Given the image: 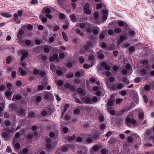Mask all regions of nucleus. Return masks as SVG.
Wrapping results in <instances>:
<instances>
[{"mask_svg":"<svg viewBox=\"0 0 154 154\" xmlns=\"http://www.w3.org/2000/svg\"><path fill=\"white\" fill-rule=\"evenodd\" d=\"M76 26L77 27L82 28H83L85 27L87 32L89 34L91 33V26L89 24H86L85 25V23H82L77 24Z\"/></svg>","mask_w":154,"mask_h":154,"instance_id":"1","label":"nucleus"},{"mask_svg":"<svg viewBox=\"0 0 154 154\" xmlns=\"http://www.w3.org/2000/svg\"><path fill=\"white\" fill-rule=\"evenodd\" d=\"M99 136L98 135H89L86 138V141L88 143L93 142L96 140Z\"/></svg>","mask_w":154,"mask_h":154,"instance_id":"2","label":"nucleus"},{"mask_svg":"<svg viewBox=\"0 0 154 154\" xmlns=\"http://www.w3.org/2000/svg\"><path fill=\"white\" fill-rule=\"evenodd\" d=\"M112 97L113 95L111 96V98L109 100L107 104V110L108 111H109V110L113 106L114 100L112 98Z\"/></svg>","mask_w":154,"mask_h":154,"instance_id":"3","label":"nucleus"},{"mask_svg":"<svg viewBox=\"0 0 154 154\" xmlns=\"http://www.w3.org/2000/svg\"><path fill=\"white\" fill-rule=\"evenodd\" d=\"M89 8V4L87 3L83 7V9L85 13L87 15H90L91 13V10Z\"/></svg>","mask_w":154,"mask_h":154,"instance_id":"4","label":"nucleus"},{"mask_svg":"<svg viewBox=\"0 0 154 154\" xmlns=\"http://www.w3.org/2000/svg\"><path fill=\"white\" fill-rule=\"evenodd\" d=\"M44 98L46 100H48L53 98V95L50 92L45 91L43 93Z\"/></svg>","mask_w":154,"mask_h":154,"instance_id":"5","label":"nucleus"},{"mask_svg":"<svg viewBox=\"0 0 154 154\" xmlns=\"http://www.w3.org/2000/svg\"><path fill=\"white\" fill-rule=\"evenodd\" d=\"M46 146L49 150L50 149H53L54 147L52 145L50 139H47L46 140Z\"/></svg>","mask_w":154,"mask_h":154,"instance_id":"6","label":"nucleus"},{"mask_svg":"<svg viewBox=\"0 0 154 154\" xmlns=\"http://www.w3.org/2000/svg\"><path fill=\"white\" fill-rule=\"evenodd\" d=\"M94 18L93 19V22L95 23L99 24V23L97 22V20L99 18V14L97 12H95L94 13Z\"/></svg>","mask_w":154,"mask_h":154,"instance_id":"7","label":"nucleus"},{"mask_svg":"<svg viewBox=\"0 0 154 154\" xmlns=\"http://www.w3.org/2000/svg\"><path fill=\"white\" fill-rule=\"evenodd\" d=\"M17 40L18 41V42L21 45H24V41L22 39V35H20L19 34H17Z\"/></svg>","mask_w":154,"mask_h":154,"instance_id":"8","label":"nucleus"},{"mask_svg":"<svg viewBox=\"0 0 154 154\" xmlns=\"http://www.w3.org/2000/svg\"><path fill=\"white\" fill-rule=\"evenodd\" d=\"M102 14L103 16V19L104 21H105L108 17V11L106 10H103L102 11Z\"/></svg>","mask_w":154,"mask_h":154,"instance_id":"9","label":"nucleus"},{"mask_svg":"<svg viewBox=\"0 0 154 154\" xmlns=\"http://www.w3.org/2000/svg\"><path fill=\"white\" fill-rule=\"evenodd\" d=\"M87 152V148L85 147H83L80 150L78 151L79 153H82V154H86Z\"/></svg>","mask_w":154,"mask_h":154,"instance_id":"10","label":"nucleus"},{"mask_svg":"<svg viewBox=\"0 0 154 154\" xmlns=\"http://www.w3.org/2000/svg\"><path fill=\"white\" fill-rule=\"evenodd\" d=\"M93 29L92 31V32L93 34L95 35H97L98 34L99 31L100 30V29L97 27H95L93 28H92L91 27V29Z\"/></svg>","mask_w":154,"mask_h":154,"instance_id":"11","label":"nucleus"},{"mask_svg":"<svg viewBox=\"0 0 154 154\" xmlns=\"http://www.w3.org/2000/svg\"><path fill=\"white\" fill-rule=\"evenodd\" d=\"M140 75L142 76L146 77L149 75L148 72H147L144 69L142 70L140 72Z\"/></svg>","mask_w":154,"mask_h":154,"instance_id":"12","label":"nucleus"},{"mask_svg":"<svg viewBox=\"0 0 154 154\" xmlns=\"http://www.w3.org/2000/svg\"><path fill=\"white\" fill-rule=\"evenodd\" d=\"M101 66L104 68L106 70H109L110 69V67L109 66L107 65L105 62H103L101 63Z\"/></svg>","mask_w":154,"mask_h":154,"instance_id":"13","label":"nucleus"},{"mask_svg":"<svg viewBox=\"0 0 154 154\" xmlns=\"http://www.w3.org/2000/svg\"><path fill=\"white\" fill-rule=\"evenodd\" d=\"M82 101L84 103H90L91 102V99L88 97L83 98L82 99Z\"/></svg>","mask_w":154,"mask_h":154,"instance_id":"14","label":"nucleus"},{"mask_svg":"<svg viewBox=\"0 0 154 154\" xmlns=\"http://www.w3.org/2000/svg\"><path fill=\"white\" fill-rule=\"evenodd\" d=\"M97 55L99 59H102L104 58V55L103 54V51L100 50L98 51L97 53Z\"/></svg>","mask_w":154,"mask_h":154,"instance_id":"15","label":"nucleus"},{"mask_svg":"<svg viewBox=\"0 0 154 154\" xmlns=\"http://www.w3.org/2000/svg\"><path fill=\"white\" fill-rule=\"evenodd\" d=\"M51 7H45L43 9V11H44L47 14H49L51 12Z\"/></svg>","mask_w":154,"mask_h":154,"instance_id":"16","label":"nucleus"},{"mask_svg":"<svg viewBox=\"0 0 154 154\" xmlns=\"http://www.w3.org/2000/svg\"><path fill=\"white\" fill-rule=\"evenodd\" d=\"M21 53L22 54L21 57H23V59L25 57H26L28 56V54L27 51L26 50H23L21 51Z\"/></svg>","mask_w":154,"mask_h":154,"instance_id":"17","label":"nucleus"},{"mask_svg":"<svg viewBox=\"0 0 154 154\" xmlns=\"http://www.w3.org/2000/svg\"><path fill=\"white\" fill-rule=\"evenodd\" d=\"M19 70L20 72V74L21 76H24L27 74L26 72V71L24 70L21 67L19 68Z\"/></svg>","mask_w":154,"mask_h":154,"instance_id":"18","label":"nucleus"},{"mask_svg":"<svg viewBox=\"0 0 154 154\" xmlns=\"http://www.w3.org/2000/svg\"><path fill=\"white\" fill-rule=\"evenodd\" d=\"M123 85L122 84H119L117 85V86H114L112 87V88L114 90H117V89H120L122 88Z\"/></svg>","mask_w":154,"mask_h":154,"instance_id":"19","label":"nucleus"},{"mask_svg":"<svg viewBox=\"0 0 154 154\" xmlns=\"http://www.w3.org/2000/svg\"><path fill=\"white\" fill-rule=\"evenodd\" d=\"M23 57H21L20 59V65L22 67L25 68L26 67V65L25 62H23Z\"/></svg>","mask_w":154,"mask_h":154,"instance_id":"20","label":"nucleus"},{"mask_svg":"<svg viewBox=\"0 0 154 154\" xmlns=\"http://www.w3.org/2000/svg\"><path fill=\"white\" fill-rule=\"evenodd\" d=\"M17 114L20 115H23L25 114V112L23 109H20L17 111Z\"/></svg>","mask_w":154,"mask_h":154,"instance_id":"21","label":"nucleus"},{"mask_svg":"<svg viewBox=\"0 0 154 154\" xmlns=\"http://www.w3.org/2000/svg\"><path fill=\"white\" fill-rule=\"evenodd\" d=\"M106 31H103L100 34V40H103L104 38V36L106 35Z\"/></svg>","mask_w":154,"mask_h":154,"instance_id":"22","label":"nucleus"},{"mask_svg":"<svg viewBox=\"0 0 154 154\" xmlns=\"http://www.w3.org/2000/svg\"><path fill=\"white\" fill-rule=\"evenodd\" d=\"M62 34L64 40L66 42L68 41V38L66 33L64 32H62Z\"/></svg>","mask_w":154,"mask_h":154,"instance_id":"23","label":"nucleus"},{"mask_svg":"<svg viewBox=\"0 0 154 154\" xmlns=\"http://www.w3.org/2000/svg\"><path fill=\"white\" fill-rule=\"evenodd\" d=\"M118 24V25L120 26H124L126 27H127L128 26V24L126 23H125L122 21H119Z\"/></svg>","mask_w":154,"mask_h":154,"instance_id":"24","label":"nucleus"},{"mask_svg":"<svg viewBox=\"0 0 154 154\" xmlns=\"http://www.w3.org/2000/svg\"><path fill=\"white\" fill-rule=\"evenodd\" d=\"M38 57V59H40L41 58H42V60H47V58L46 56L43 55L42 54L39 55Z\"/></svg>","mask_w":154,"mask_h":154,"instance_id":"25","label":"nucleus"},{"mask_svg":"<svg viewBox=\"0 0 154 154\" xmlns=\"http://www.w3.org/2000/svg\"><path fill=\"white\" fill-rule=\"evenodd\" d=\"M5 94L6 96L7 97V98L8 100H10L11 97V95L10 92L9 91H7L5 92Z\"/></svg>","mask_w":154,"mask_h":154,"instance_id":"26","label":"nucleus"},{"mask_svg":"<svg viewBox=\"0 0 154 154\" xmlns=\"http://www.w3.org/2000/svg\"><path fill=\"white\" fill-rule=\"evenodd\" d=\"M131 120L129 118H127L126 119V124L128 126H129L131 122Z\"/></svg>","mask_w":154,"mask_h":154,"instance_id":"27","label":"nucleus"},{"mask_svg":"<svg viewBox=\"0 0 154 154\" xmlns=\"http://www.w3.org/2000/svg\"><path fill=\"white\" fill-rule=\"evenodd\" d=\"M69 17L72 22H75L76 20V17L74 14H72L70 15Z\"/></svg>","mask_w":154,"mask_h":154,"instance_id":"28","label":"nucleus"},{"mask_svg":"<svg viewBox=\"0 0 154 154\" xmlns=\"http://www.w3.org/2000/svg\"><path fill=\"white\" fill-rule=\"evenodd\" d=\"M40 70H38L37 69H34L33 71V74L34 75H39L40 73Z\"/></svg>","mask_w":154,"mask_h":154,"instance_id":"29","label":"nucleus"},{"mask_svg":"<svg viewBox=\"0 0 154 154\" xmlns=\"http://www.w3.org/2000/svg\"><path fill=\"white\" fill-rule=\"evenodd\" d=\"M59 15V18L63 20L66 17L65 15L63 13L60 12Z\"/></svg>","mask_w":154,"mask_h":154,"instance_id":"30","label":"nucleus"},{"mask_svg":"<svg viewBox=\"0 0 154 154\" xmlns=\"http://www.w3.org/2000/svg\"><path fill=\"white\" fill-rule=\"evenodd\" d=\"M100 146L99 145H96L94 146L92 148V150L93 151H96L100 149Z\"/></svg>","mask_w":154,"mask_h":154,"instance_id":"31","label":"nucleus"},{"mask_svg":"<svg viewBox=\"0 0 154 154\" xmlns=\"http://www.w3.org/2000/svg\"><path fill=\"white\" fill-rule=\"evenodd\" d=\"M46 72L44 70H40V73L39 75L42 76L44 77L46 75Z\"/></svg>","mask_w":154,"mask_h":154,"instance_id":"32","label":"nucleus"},{"mask_svg":"<svg viewBox=\"0 0 154 154\" xmlns=\"http://www.w3.org/2000/svg\"><path fill=\"white\" fill-rule=\"evenodd\" d=\"M50 68L51 71L53 72L55 71L56 69V66L53 64L51 65Z\"/></svg>","mask_w":154,"mask_h":154,"instance_id":"33","label":"nucleus"},{"mask_svg":"<svg viewBox=\"0 0 154 154\" xmlns=\"http://www.w3.org/2000/svg\"><path fill=\"white\" fill-rule=\"evenodd\" d=\"M1 14L2 16L7 18L10 17L11 16V14L7 13H1Z\"/></svg>","mask_w":154,"mask_h":154,"instance_id":"34","label":"nucleus"},{"mask_svg":"<svg viewBox=\"0 0 154 154\" xmlns=\"http://www.w3.org/2000/svg\"><path fill=\"white\" fill-rule=\"evenodd\" d=\"M49 48L51 47H45L44 48V51L46 53H47L50 50Z\"/></svg>","mask_w":154,"mask_h":154,"instance_id":"35","label":"nucleus"},{"mask_svg":"<svg viewBox=\"0 0 154 154\" xmlns=\"http://www.w3.org/2000/svg\"><path fill=\"white\" fill-rule=\"evenodd\" d=\"M121 31V29L119 28H116L114 30V32L115 33L120 32Z\"/></svg>","mask_w":154,"mask_h":154,"instance_id":"36","label":"nucleus"},{"mask_svg":"<svg viewBox=\"0 0 154 154\" xmlns=\"http://www.w3.org/2000/svg\"><path fill=\"white\" fill-rule=\"evenodd\" d=\"M131 124L133 125H137V122L134 119H132L131 120Z\"/></svg>","mask_w":154,"mask_h":154,"instance_id":"37","label":"nucleus"},{"mask_svg":"<svg viewBox=\"0 0 154 154\" xmlns=\"http://www.w3.org/2000/svg\"><path fill=\"white\" fill-rule=\"evenodd\" d=\"M18 19V15L17 14L15 13L14 14L13 20L14 21H16Z\"/></svg>","mask_w":154,"mask_h":154,"instance_id":"38","label":"nucleus"},{"mask_svg":"<svg viewBox=\"0 0 154 154\" xmlns=\"http://www.w3.org/2000/svg\"><path fill=\"white\" fill-rule=\"evenodd\" d=\"M139 118L140 119H143L144 117L143 113L141 112L138 115Z\"/></svg>","mask_w":154,"mask_h":154,"instance_id":"39","label":"nucleus"},{"mask_svg":"<svg viewBox=\"0 0 154 154\" xmlns=\"http://www.w3.org/2000/svg\"><path fill=\"white\" fill-rule=\"evenodd\" d=\"M12 60L11 57L9 56L6 59V61L7 62V63L8 64Z\"/></svg>","mask_w":154,"mask_h":154,"instance_id":"40","label":"nucleus"},{"mask_svg":"<svg viewBox=\"0 0 154 154\" xmlns=\"http://www.w3.org/2000/svg\"><path fill=\"white\" fill-rule=\"evenodd\" d=\"M75 138V137L73 135L71 136L70 137H69L68 138V141L69 142H71Z\"/></svg>","mask_w":154,"mask_h":154,"instance_id":"41","label":"nucleus"},{"mask_svg":"<svg viewBox=\"0 0 154 154\" xmlns=\"http://www.w3.org/2000/svg\"><path fill=\"white\" fill-rule=\"evenodd\" d=\"M5 125L7 127L11 125V122L8 121H6L5 122Z\"/></svg>","mask_w":154,"mask_h":154,"instance_id":"42","label":"nucleus"},{"mask_svg":"<svg viewBox=\"0 0 154 154\" xmlns=\"http://www.w3.org/2000/svg\"><path fill=\"white\" fill-rule=\"evenodd\" d=\"M114 32V31L112 29H109L108 32V33L110 35H112L113 34Z\"/></svg>","mask_w":154,"mask_h":154,"instance_id":"43","label":"nucleus"},{"mask_svg":"<svg viewBox=\"0 0 154 154\" xmlns=\"http://www.w3.org/2000/svg\"><path fill=\"white\" fill-rule=\"evenodd\" d=\"M25 44L26 45L29 46L31 44V41L29 40H26L25 42Z\"/></svg>","mask_w":154,"mask_h":154,"instance_id":"44","label":"nucleus"},{"mask_svg":"<svg viewBox=\"0 0 154 154\" xmlns=\"http://www.w3.org/2000/svg\"><path fill=\"white\" fill-rule=\"evenodd\" d=\"M74 74L72 73H70L68 75H66L67 78H72L73 77Z\"/></svg>","mask_w":154,"mask_h":154,"instance_id":"45","label":"nucleus"},{"mask_svg":"<svg viewBox=\"0 0 154 154\" xmlns=\"http://www.w3.org/2000/svg\"><path fill=\"white\" fill-rule=\"evenodd\" d=\"M128 50L129 52H133L134 50V48L133 46H131L129 48Z\"/></svg>","mask_w":154,"mask_h":154,"instance_id":"46","label":"nucleus"},{"mask_svg":"<svg viewBox=\"0 0 154 154\" xmlns=\"http://www.w3.org/2000/svg\"><path fill=\"white\" fill-rule=\"evenodd\" d=\"M141 80V79L140 77H137L135 78L134 79V81L137 83L139 82Z\"/></svg>","mask_w":154,"mask_h":154,"instance_id":"47","label":"nucleus"},{"mask_svg":"<svg viewBox=\"0 0 154 154\" xmlns=\"http://www.w3.org/2000/svg\"><path fill=\"white\" fill-rule=\"evenodd\" d=\"M8 134L6 132H4L2 134V137L4 138H6L8 136Z\"/></svg>","mask_w":154,"mask_h":154,"instance_id":"48","label":"nucleus"},{"mask_svg":"<svg viewBox=\"0 0 154 154\" xmlns=\"http://www.w3.org/2000/svg\"><path fill=\"white\" fill-rule=\"evenodd\" d=\"M122 99L120 98H118L116 100V103L117 104H118L122 102Z\"/></svg>","mask_w":154,"mask_h":154,"instance_id":"49","label":"nucleus"},{"mask_svg":"<svg viewBox=\"0 0 154 154\" xmlns=\"http://www.w3.org/2000/svg\"><path fill=\"white\" fill-rule=\"evenodd\" d=\"M42 83V84L45 86V87L48 84L47 80L45 79L43 81Z\"/></svg>","mask_w":154,"mask_h":154,"instance_id":"50","label":"nucleus"},{"mask_svg":"<svg viewBox=\"0 0 154 154\" xmlns=\"http://www.w3.org/2000/svg\"><path fill=\"white\" fill-rule=\"evenodd\" d=\"M18 15L19 17H21L23 14V11L20 10L17 11Z\"/></svg>","mask_w":154,"mask_h":154,"instance_id":"51","label":"nucleus"},{"mask_svg":"<svg viewBox=\"0 0 154 154\" xmlns=\"http://www.w3.org/2000/svg\"><path fill=\"white\" fill-rule=\"evenodd\" d=\"M22 96L19 95H17L15 96V98L17 100H19L21 99Z\"/></svg>","mask_w":154,"mask_h":154,"instance_id":"52","label":"nucleus"},{"mask_svg":"<svg viewBox=\"0 0 154 154\" xmlns=\"http://www.w3.org/2000/svg\"><path fill=\"white\" fill-rule=\"evenodd\" d=\"M80 112L79 109H75L74 111V113L76 114H78Z\"/></svg>","mask_w":154,"mask_h":154,"instance_id":"53","label":"nucleus"},{"mask_svg":"<svg viewBox=\"0 0 154 154\" xmlns=\"http://www.w3.org/2000/svg\"><path fill=\"white\" fill-rule=\"evenodd\" d=\"M16 72L15 71H13L12 72L11 74V76L12 77L14 78L16 75Z\"/></svg>","mask_w":154,"mask_h":154,"instance_id":"54","label":"nucleus"},{"mask_svg":"<svg viewBox=\"0 0 154 154\" xmlns=\"http://www.w3.org/2000/svg\"><path fill=\"white\" fill-rule=\"evenodd\" d=\"M59 29V27L58 26H55L53 28V30L55 31H57Z\"/></svg>","mask_w":154,"mask_h":154,"instance_id":"55","label":"nucleus"},{"mask_svg":"<svg viewBox=\"0 0 154 154\" xmlns=\"http://www.w3.org/2000/svg\"><path fill=\"white\" fill-rule=\"evenodd\" d=\"M21 82L20 81H17L16 83V85L18 86H20L21 85Z\"/></svg>","mask_w":154,"mask_h":154,"instance_id":"56","label":"nucleus"},{"mask_svg":"<svg viewBox=\"0 0 154 154\" xmlns=\"http://www.w3.org/2000/svg\"><path fill=\"white\" fill-rule=\"evenodd\" d=\"M119 137L122 140L124 139L125 138V135L123 134H120L119 135Z\"/></svg>","mask_w":154,"mask_h":154,"instance_id":"57","label":"nucleus"},{"mask_svg":"<svg viewBox=\"0 0 154 154\" xmlns=\"http://www.w3.org/2000/svg\"><path fill=\"white\" fill-rule=\"evenodd\" d=\"M57 74L59 76L61 75L62 74V72L61 70H57Z\"/></svg>","mask_w":154,"mask_h":154,"instance_id":"58","label":"nucleus"},{"mask_svg":"<svg viewBox=\"0 0 154 154\" xmlns=\"http://www.w3.org/2000/svg\"><path fill=\"white\" fill-rule=\"evenodd\" d=\"M77 92L80 94H81L83 92V90H82V89L81 88H78L77 90Z\"/></svg>","mask_w":154,"mask_h":154,"instance_id":"59","label":"nucleus"},{"mask_svg":"<svg viewBox=\"0 0 154 154\" xmlns=\"http://www.w3.org/2000/svg\"><path fill=\"white\" fill-rule=\"evenodd\" d=\"M106 127V125L104 124H102L100 126V128L101 129L103 130Z\"/></svg>","mask_w":154,"mask_h":154,"instance_id":"60","label":"nucleus"},{"mask_svg":"<svg viewBox=\"0 0 154 154\" xmlns=\"http://www.w3.org/2000/svg\"><path fill=\"white\" fill-rule=\"evenodd\" d=\"M7 87L9 90H10L12 87V85L10 83H8L7 84Z\"/></svg>","mask_w":154,"mask_h":154,"instance_id":"61","label":"nucleus"},{"mask_svg":"<svg viewBox=\"0 0 154 154\" xmlns=\"http://www.w3.org/2000/svg\"><path fill=\"white\" fill-rule=\"evenodd\" d=\"M83 67L85 69H88L90 66L89 65L87 64H84L83 65Z\"/></svg>","mask_w":154,"mask_h":154,"instance_id":"62","label":"nucleus"},{"mask_svg":"<svg viewBox=\"0 0 154 154\" xmlns=\"http://www.w3.org/2000/svg\"><path fill=\"white\" fill-rule=\"evenodd\" d=\"M5 87L3 85H2L0 86V91H2L5 89Z\"/></svg>","mask_w":154,"mask_h":154,"instance_id":"63","label":"nucleus"},{"mask_svg":"<svg viewBox=\"0 0 154 154\" xmlns=\"http://www.w3.org/2000/svg\"><path fill=\"white\" fill-rule=\"evenodd\" d=\"M79 60L81 63H83L85 61L84 59L82 57H80L79 58Z\"/></svg>","mask_w":154,"mask_h":154,"instance_id":"64","label":"nucleus"}]
</instances>
